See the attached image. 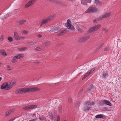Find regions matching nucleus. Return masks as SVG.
<instances>
[{"instance_id": "obj_45", "label": "nucleus", "mask_w": 121, "mask_h": 121, "mask_svg": "<svg viewBox=\"0 0 121 121\" xmlns=\"http://www.w3.org/2000/svg\"><path fill=\"white\" fill-rule=\"evenodd\" d=\"M88 1V3H90L91 2V0H88L87 1Z\"/></svg>"}, {"instance_id": "obj_24", "label": "nucleus", "mask_w": 121, "mask_h": 121, "mask_svg": "<svg viewBox=\"0 0 121 121\" xmlns=\"http://www.w3.org/2000/svg\"><path fill=\"white\" fill-rule=\"evenodd\" d=\"M43 49V47L42 46H41L36 47L35 49V50L40 51Z\"/></svg>"}, {"instance_id": "obj_50", "label": "nucleus", "mask_w": 121, "mask_h": 121, "mask_svg": "<svg viewBox=\"0 0 121 121\" xmlns=\"http://www.w3.org/2000/svg\"><path fill=\"white\" fill-rule=\"evenodd\" d=\"M93 21L94 22H95L96 21V19H95Z\"/></svg>"}, {"instance_id": "obj_26", "label": "nucleus", "mask_w": 121, "mask_h": 121, "mask_svg": "<svg viewBox=\"0 0 121 121\" xmlns=\"http://www.w3.org/2000/svg\"><path fill=\"white\" fill-rule=\"evenodd\" d=\"M103 117V116L101 114L97 115L95 116V118H102Z\"/></svg>"}, {"instance_id": "obj_46", "label": "nucleus", "mask_w": 121, "mask_h": 121, "mask_svg": "<svg viewBox=\"0 0 121 121\" xmlns=\"http://www.w3.org/2000/svg\"><path fill=\"white\" fill-rule=\"evenodd\" d=\"M32 117H36V114H33L32 115Z\"/></svg>"}, {"instance_id": "obj_53", "label": "nucleus", "mask_w": 121, "mask_h": 121, "mask_svg": "<svg viewBox=\"0 0 121 121\" xmlns=\"http://www.w3.org/2000/svg\"><path fill=\"white\" fill-rule=\"evenodd\" d=\"M1 80H2V78H1V77H0V81H1Z\"/></svg>"}, {"instance_id": "obj_34", "label": "nucleus", "mask_w": 121, "mask_h": 121, "mask_svg": "<svg viewBox=\"0 0 121 121\" xmlns=\"http://www.w3.org/2000/svg\"><path fill=\"white\" fill-rule=\"evenodd\" d=\"M77 28L78 30L80 32L82 31V29L80 27L78 26L77 27Z\"/></svg>"}, {"instance_id": "obj_7", "label": "nucleus", "mask_w": 121, "mask_h": 121, "mask_svg": "<svg viewBox=\"0 0 121 121\" xmlns=\"http://www.w3.org/2000/svg\"><path fill=\"white\" fill-rule=\"evenodd\" d=\"M97 9L95 7H91L88 8L86 12V13H91L95 12L97 11Z\"/></svg>"}, {"instance_id": "obj_51", "label": "nucleus", "mask_w": 121, "mask_h": 121, "mask_svg": "<svg viewBox=\"0 0 121 121\" xmlns=\"http://www.w3.org/2000/svg\"><path fill=\"white\" fill-rule=\"evenodd\" d=\"M14 11H15V13L17 11V9H15L14 10Z\"/></svg>"}, {"instance_id": "obj_29", "label": "nucleus", "mask_w": 121, "mask_h": 121, "mask_svg": "<svg viewBox=\"0 0 121 121\" xmlns=\"http://www.w3.org/2000/svg\"><path fill=\"white\" fill-rule=\"evenodd\" d=\"M39 119L41 121H43L44 120V117L43 116L39 117Z\"/></svg>"}, {"instance_id": "obj_10", "label": "nucleus", "mask_w": 121, "mask_h": 121, "mask_svg": "<svg viewBox=\"0 0 121 121\" xmlns=\"http://www.w3.org/2000/svg\"><path fill=\"white\" fill-rule=\"evenodd\" d=\"M39 90V88L36 87L27 88V92L35 91H38Z\"/></svg>"}, {"instance_id": "obj_42", "label": "nucleus", "mask_w": 121, "mask_h": 121, "mask_svg": "<svg viewBox=\"0 0 121 121\" xmlns=\"http://www.w3.org/2000/svg\"><path fill=\"white\" fill-rule=\"evenodd\" d=\"M104 109L105 110H108V108L107 107H105L104 108Z\"/></svg>"}, {"instance_id": "obj_52", "label": "nucleus", "mask_w": 121, "mask_h": 121, "mask_svg": "<svg viewBox=\"0 0 121 121\" xmlns=\"http://www.w3.org/2000/svg\"><path fill=\"white\" fill-rule=\"evenodd\" d=\"M7 67L8 68H9L10 67V66L9 65H8L7 66Z\"/></svg>"}, {"instance_id": "obj_41", "label": "nucleus", "mask_w": 121, "mask_h": 121, "mask_svg": "<svg viewBox=\"0 0 121 121\" xmlns=\"http://www.w3.org/2000/svg\"><path fill=\"white\" fill-rule=\"evenodd\" d=\"M13 60H13H11V62L12 63H14L16 62V61L15 60Z\"/></svg>"}, {"instance_id": "obj_17", "label": "nucleus", "mask_w": 121, "mask_h": 121, "mask_svg": "<svg viewBox=\"0 0 121 121\" xmlns=\"http://www.w3.org/2000/svg\"><path fill=\"white\" fill-rule=\"evenodd\" d=\"M14 111V109L9 110L8 111L6 112L5 114V116H8L10 114L13 113Z\"/></svg>"}, {"instance_id": "obj_4", "label": "nucleus", "mask_w": 121, "mask_h": 121, "mask_svg": "<svg viewBox=\"0 0 121 121\" xmlns=\"http://www.w3.org/2000/svg\"><path fill=\"white\" fill-rule=\"evenodd\" d=\"M65 25L68 29L73 30L74 29V26L71 24V21L69 19L67 20V23Z\"/></svg>"}, {"instance_id": "obj_47", "label": "nucleus", "mask_w": 121, "mask_h": 121, "mask_svg": "<svg viewBox=\"0 0 121 121\" xmlns=\"http://www.w3.org/2000/svg\"><path fill=\"white\" fill-rule=\"evenodd\" d=\"M37 36L38 37L40 38L42 37V35H38Z\"/></svg>"}, {"instance_id": "obj_39", "label": "nucleus", "mask_w": 121, "mask_h": 121, "mask_svg": "<svg viewBox=\"0 0 121 121\" xmlns=\"http://www.w3.org/2000/svg\"><path fill=\"white\" fill-rule=\"evenodd\" d=\"M19 39H24L25 37H19Z\"/></svg>"}, {"instance_id": "obj_57", "label": "nucleus", "mask_w": 121, "mask_h": 121, "mask_svg": "<svg viewBox=\"0 0 121 121\" xmlns=\"http://www.w3.org/2000/svg\"><path fill=\"white\" fill-rule=\"evenodd\" d=\"M66 121V120H65V121Z\"/></svg>"}, {"instance_id": "obj_16", "label": "nucleus", "mask_w": 121, "mask_h": 121, "mask_svg": "<svg viewBox=\"0 0 121 121\" xmlns=\"http://www.w3.org/2000/svg\"><path fill=\"white\" fill-rule=\"evenodd\" d=\"M69 31V30L68 29H65L64 30H63L60 33L58 34L57 36H61L63 35L66 32H68Z\"/></svg>"}, {"instance_id": "obj_18", "label": "nucleus", "mask_w": 121, "mask_h": 121, "mask_svg": "<svg viewBox=\"0 0 121 121\" xmlns=\"http://www.w3.org/2000/svg\"><path fill=\"white\" fill-rule=\"evenodd\" d=\"M48 22H49V21L47 18L44 19H43L41 22V25H42Z\"/></svg>"}, {"instance_id": "obj_12", "label": "nucleus", "mask_w": 121, "mask_h": 121, "mask_svg": "<svg viewBox=\"0 0 121 121\" xmlns=\"http://www.w3.org/2000/svg\"><path fill=\"white\" fill-rule=\"evenodd\" d=\"M24 55L22 54H19L14 56L13 57V60H16L17 59H20L22 58L24 56Z\"/></svg>"}, {"instance_id": "obj_13", "label": "nucleus", "mask_w": 121, "mask_h": 121, "mask_svg": "<svg viewBox=\"0 0 121 121\" xmlns=\"http://www.w3.org/2000/svg\"><path fill=\"white\" fill-rule=\"evenodd\" d=\"M102 102L103 104H106L109 106H112V104L109 101L105 100L102 101Z\"/></svg>"}, {"instance_id": "obj_1", "label": "nucleus", "mask_w": 121, "mask_h": 121, "mask_svg": "<svg viewBox=\"0 0 121 121\" xmlns=\"http://www.w3.org/2000/svg\"><path fill=\"white\" fill-rule=\"evenodd\" d=\"M94 102H91L89 101H87L84 103V106L85 107L83 109V110L84 111H86L88 110L90 108V106L94 105Z\"/></svg>"}, {"instance_id": "obj_40", "label": "nucleus", "mask_w": 121, "mask_h": 121, "mask_svg": "<svg viewBox=\"0 0 121 121\" xmlns=\"http://www.w3.org/2000/svg\"><path fill=\"white\" fill-rule=\"evenodd\" d=\"M104 50L105 51H107L109 50V48L108 47H107L106 48H105L104 49Z\"/></svg>"}, {"instance_id": "obj_21", "label": "nucleus", "mask_w": 121, "mask_h": 121, "mask_svg": "<svg viewBox=\"0 0 121 121\" xmlns=\"http://www.w3.org/2000/svg\"><path fill=\"white\" fill-rule=\"evenodd\" d=\"M0 52L1 54L3 56H6L7 55V54L4 50H1L0 51Z\"/></svg>"}, {"instance_id": "obj_56", "label": "nucleus", "mask_w": 121, "mask_h": 121, "mask_svg": "<svg viewBox=\"0 0 121 121\" xmlns=\"http://www.w3.org/2000/svg\"><path fill=\"white\" fill-rule=\"evenodd\" d=\"M11 69H9V70H11Z\"/></svg>"}, {"instance_id": "obj_33", "label": "nucleus", "mask_w": 121, "mask_h": 121, "mask_svg": "<svg viewBox=\"0 0 121 121\" xmlns=\"http://www.w3.org/2000/svg\"><path fill=\"white\" fill-rule=\"evenodd\" d=\"M4 36L3 35H2L0 38V40L1 41H3L4 40Z\"/></svg>"}, {"instance_id": "obj_30", "label": "nucleus", "mask_w": 121, "mask_h": 121, "mask_svg": "<svg viewBox=\"0 0 121 121\" xmlns=\"http://www.w3.org/2000/svg\"><path fill=\"white\" fill-rule=\"evenodd\" d=\"M85 39V38L84 37L80 39V41L81 42H83L86 40Z\"/></svg>"}, {"instance_id": "obj_35", "label": "nucleus", "mask_w": 121, "mask_h": 121, "mask_svg": "<svg viewBox=\"0 0 121 121\" xmlns=\"http://www.w3.org/2000/svg\"><path fill=\"white\" fill-rule=\"evenodd\" d=\"M68 100L69 102H70L72 101V99L70 97H69L68 98Z\"/></svg>"}, {"instance_id": "obj_38", "label": "nucleus", "mask_w": 121, "mask_h": 121, "mask_svg": "<svg viewBox=\"0 0 121 121\" xmlns=\"http://www.w3.org/2000/svg\"><path fill=\"white\" fill-rule=\"evenodd\" d=\"M27 31L24 30L23 31V34H27Z\"/></svg>"}, {"instance_id": "obj_49", "label": "nucleus", "mask_w": 121, "mask_h": 121, "mask_svg": "<svg viewBox=\"0 0 121 121\" xmlns=\"http://www.w3.org/2000/svg\"><path fill=\"white\" fill-rule=\"evenodd\" d=\"M104 45V43H102L100 45V48L102 46H103V45Z\"/></svg>"}, {"instance_id": "obj_22", "label": "nucleus", "mask_w": 121, "mask_h": 121, "mask_svg": "<svg viewBox=\"0 0 121 121\" xmlns=\"http://www.w3.org/2000/svg\"><path fill=\"white\" fill-rule=\"evenodd\" d=\"M101 25L100 24H98L95 26L93 27L95 31L97 30L101 26Z\"/></svg>"}, {"instance_id": "obj_27", "label": "nucleus", "mask_w": 121, "mask_h": 121, "mask_svg": "<svg viewBox=\"0 0 121 121\" xmlns=\"http://www.w3.org/2000/svg\"><path fill=\"white\" fill-rule=\"evenodd\" d=\"M95 31L93 27H92L90 28L89 30V32H92Z\"/></svg>"}, {"instance_id": "obj_44", "label": "nucleus", "mask_w": 121, "mask_h": 121, "mask_svg": "<svg viewBox=\"0 0 121 121\" xmlns=\"http://www.w3.org/2000/svg\"><path fill=\"white\" fill-rule=\"evenodd\" d=\"M15 119V118L14 117L13 118L10 119L8 121H13Z\"/></svg>"}, {"instance_id": "obj_48", "label": "nucleus", "mask_w": 121, "mask_h": 121, "mask_svg": "<svg viewBox=\"0 0 121 121\" xmlns=\"http://www.w3.org/2000/svg\"><path fill=\"white\" fill-rule=\"evenodd\" d=\"M53 0H48L47 1L48 2H52Z\"/></svg>"}, {"instance_id": "obj_25", "label": "nucleus", "mask_w": 121, "mask_h": 121, "mask_svg": "<svg viewBox=\"0 0 121 121\" xmlns=\"http://www.w3.org/2000/svg\"><path fill=\"white\" fill-rule=\"evenodd\" d=\"M108 76V73L106 72H104L103 74L102 77L104 78H105Z\"/></svg>"}, {"instance_id": "obj_11", "label": "nucleus", "mask_w": 121, "mask_h": 121, "mask_svg": "<svg viewBox=\"0 0 121 121\" xmlns=\"http://www.w3.org/2000/svg\"><path fill=\"white\" fill-rule=\"evenodd\" d=\"M95 68H93L90 70L84 76L83 78L82 79L83 80L87 77L88 75H90L95 70Z\"/></svg>"}, {"instance_id": "obj_36", "label": "nucleus", "mask_w": 121, "mask_h": 121, "mask_svg": "<svg viewBox=\"0 0 121 121\" xmlns=\"http://www.w3.org/2000/svg\"><path fill=\"white\" fill-rule=\"evenodd\" d=\"M60 117L59 116H58L57 118L56 121H60Z\"/></svg>"}, {"instance_id": "obj_14", "label": "nucleus", "mask_w": 121, "mask_h": 121, "mask_svg": "<svg viewBox=\"0 0 121 121\" xmlns=\"http://www.w3.org/2000/svg\"><path fill=\"white\" fill-rule=\"evenodd\" d=\"M94 2L95 4L98 5H102L103 3V2L100 1L99 0H95Z\"/></svg>"}, {"instance_id": "obj_3", "label": "nucleus", "mask_w": 121, "mask_h": 121, "mask_svg": "<svg viewBox=\"0 0 121 121\" xmlns=\"http://www.w3.org/2000/svg\"><path fill=\"white\" fill-rule=\"evenodd\" d=\"M27 88L24 87L18 89L15 92L16 94H22L26 93L27 92Z\"/></svg>"}, {"instance_id": "obj_20", "label": "nucleus", "mask_w": 121, "mask_h": 121, "mask_svg": "<svg viewBox=\"0 0 121 121\" xmlns=\"http://www.w3.org/2000/svg\"><path fill=\"white\" fill-rule=\"evenodd\" d=\"M26 22L25 20H23L18 21L17 24V25H22L24 24Z\"/></svg>"}, {"instance_id": "obj_28", "label": "nucleus", "mask_w": 121, "mask_h": 121, "mask_svg": "<svg viewBox=\"0 0 121 121\" xmlns=\"http://www.w3.org/2000/svg\"><path fill=\"white\" fill-rule=\"evenodd\" d=\"M27 48L26 47H24L18 48V50L20 51H23L25 50Z\"/></svg>"}, {"instance_id": "obj_31", "label": "nucleus", "mask_w": 121, "mask_h": 121, "mask_svg": "<svg viewBox=\"0 0 121 121\" xmlns=\"http://www.w3.org/2000/svg\"><path fill=\"white\" fill-rule=\"evenodd\" d=\"M8 39L9 41V42H12L13 41V39L11 37H9L8 38Z\"/></svg>"}, {"instance_id": "obj_5", "label": "nucleus", "mask_w": 121, "mask_h": 121, "mask_svg": "<svg viewBox=\"0 0 121 121\" xmlns=\"http://www.w3.org/2000/svg\"><path fill=\"white\" fill-rule=\"evenodd\" d=\"M111 14V13L110 12L105 13L103 15H102L101 17L97 18V20L98 21L102 20L104 18L108 17Z\"/></svg>"}, {"instance_id": "obj_6", "label": "nucleus", "mask_w": 121, "mask_h": 121, "mask_svg": "<svg viewBox=\"0 0 121 121\" xmlns=\"http://www.w3.org/2000/svg\"><path fill=\"white\" fill-rule=\"evenodd\" d=\"M37 0H30L26 4L25 7L27 8L31 6Z\"/></svg>"}, {"instance_id": "obj_15", "label": "nucleus", "mask_w": 121, "mask_h": 121, "mask_svg": "<svg viewBox=\"0 0 121 121\" xmlns=\"http://www.w3.org/2000/svg\"><path fill=\"white\" fill-rule=\"evenodd\" d=\"M19 37L18 34L17 32L14 33V38L16 40H18L19 39Z\"/></svg>"}, {"instance_id": "obj_9", "label": "nucleus", "mask_w": 121, "mask_h": 121, "mask_svg": "<svg viewBox=\"0 0 121 121\" xmlns=\"http://www.w3.org/2000/svg\"><path fill=\"white\" fill-rule=\"evenodd\" d=\"M60 30V28L58 27H55L52 28L50 31L51 33H57Z\"/></svg>"}, {"instance_id": "obj_55", "label": "nucleus", "mask_w": 121, "mask_h": 121, "mask_svg": "<svg viewBox=\"0 0 121 121\" xmlns=\"http://www.w3.org/2000/svg\"><path fill=\"white\" fill-rule=\"evenodd\" d=\"M36 63H38V62H36Z\"/></svg>"}, {"instance_id": "obj_8", "label": "nucleus", "mask_w": 121, "mask_h": 121, "mask_svg": "<svg viewBox=\"0 0 121 121\" xmlns=\"http://www.w3.org/2000/svg\"><path fill=\"white\" fill-rule=\"evenodd\" d=\"M36 107V105H29L23 107V109L24 110H31L32 109L35 108Z\"/></svg>"}, {"instance_id": "obj_19", "label": "nucleus", "mask_w": 121, "mask_h": 121, "mask_svg": "<svg viewBox=\"0 0 121 121\" xmlns=\"http://www.w3.org/2000/svg\"><path fill=\"white\" fill-rule=\"evenodd\" d=\"M55 16L54 15H52L48 17L47 18V19L49 22L51 21L52 19L54 18Z\"/></svg>"}, {"instance_id": "obj_2", "label": "nucleus", "mask_w": 121, "mask_h": 121, "mask_svg": "<svg viewBox=\"0 0 121 121\" xmlns=\"http://www.w3.org/2000/svg\"><path fill=\"white\" fill-rule=\"evenodd\" d=\"M12 87V85L9 84L8 82L3 83L1 85V88L5 90H8L11 89Z\"/></svg>"}, {"instance_id": "obj_37", "label": "nucleus", "mask_w": 121, "mask_h": 121, "mask_svg": "<svg viewBox=\"0 0 121 121\" xmlns=\"http://www.w3.org/2000/svg\"><path fill=\"white\" fill-rule=\"evenodd\" d=\"M13 14L11 13H8L7 14V16H8L9 15L11 16Z\"/></svg>"}, {"instance_id": "obj_32", "label": "nucleus", "mask_w": 121, "mask_h": 121, "mask_svg": "<svg viewBox=\"0 0 121 121\" xmlns=\"http://www.w3.org/2000/svg\"><path fill=\"white\" fill-rule=\"evenodd\" d=\"M90 37V36L89 35H88L86 37H84L85 38V40H87V39H89Z\"/></svg>"}, {"instance_id": "obj_23", "label": "nucleus", "mask_w": 121, "mask_h": 121, "mask_svg": "<svg viewBox=\"0 0 121 121\" xmlns=\"http://www.w3.org/2000/svg\"><path fill=\"white\" fill-rule=\"evenodd\" d=\"M81 4H86L88 3V1L85 0H81Z\"/></svg>"}, {"instance_id": "obj_54", "label": "nucleus", "mask_w": 121, "mask_h": 121, "mask_svg": "<svg viewBox=\"0 0 121 121\" xmlns=\"http://www.w3.org/2000/svg\"><path fill=\"white\" fill-rule=\"evenodd\" d=\"M2 64V63L0 62V65H1Z\"/></svg>"}, {"instance_id": "obj_43", "label": "nucleus", "mask_w": 121, "mask_h": 121, "mask_svg": "<svg viewBox=\"0 0 121 121\" xmlns=\"http://www.w3.org/2000/svg\"><path fill=\"white\" fill-rule=\"evenodd\" d=\"M103 30L105 32H107L108 31V30L107 29H105L104 28L103 29Z\"/></svg>"}]
</instances>
